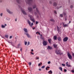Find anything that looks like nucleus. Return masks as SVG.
I'll return each mask as SVG.
<instances>
[{
	"label": "nucleus",
	"instance_id": "nucleus-1",
	"mask_svg": "<svg viewBox=\"0 0 74 74\" xmlns=\"http://www.w3.org/2000/svg\"><path fill=\"white\" fill-rule=\"evenodd\" d=\"M56 53L57 54V55H63V53H61V51L59 50H56L55 51Z\"/></svg>",
	"mask_w": 74,
	"mask_h": 74
},
{
	"label": "nucleus",
	"instance_id": "nucleus-2",
	"mask_svg": "<svg viewBox=\"0 0 74 74\" xmlns=\"http://www.w3.org/2000/svg\"><path fill=\"white\" fill-rule=\"evenodd\" d=\"M29 16L30 18V20L32 21L34 23L35 22V20H34V18H33V16L31 15H29Z\"/></svg>",
	"mask_w": 74,
	"mask_h": 74
},
{
	"label": "nucleus",
	"instance_id": "nucleus-3",
	"mask_svg": "<svg viewBox=\"0 0 74 74\" xmlns=\"http://www.w3.org/2000/svg\"><path fill=\"white\" fill-rule=\"evenodd\" d=\"M32 1H33V0H25L27 4H28L29 5H30L32 3Z\"/></svg>",
	"mask_w": 74,
	"mask_h": 74
},
{
	"label": "nucleus",
	"instance_id": "nucleus-4",
	"mask_svg": "<svg viewBox=\"0 0 74 74\" xmlns=\"http://www.w3.org/2000/svg\"><path fill=\"white\" fill-rule=\"evenodd\" d=\"M67 55L69 59L71 60V59H72V56L69 53H67Z\"/></svg>",
	"mask_w": 74,
	"mask_h": 74
},
{
	"label": "nucleus",
	"instance_id": "nucleus-5",
	"mask_svg": "<svg viewBox=\"0 0 74 74\" xmlns=\"http://www.w3.org/2000/svg\"><path fill=\"white\" fill-rule=\"evenodd\" d=\"M6 11L7 12H8V13L9 14H13V12H11V11H10V10L7 9H6Z\"/></svg>",
	"mask_w": 74,
	"mask_h": 74
},
{
	"label": "nucleus",
	"instance_id": "nucleus-6",
	"mask_svg": "<svg viewBox=\"0 0 74 74\" xmlns=\"http://www.w3.org/2000/svg\"><path fill=\"white\" fill-rule=\"evenodd\" d=\"M43 45L44 46H45V45H47V42L45 41H43Z\"/></svg>",
	"mask_w": 74,
	"mask_h": 74
},
{
	"label": "nucleus",
	"instance_id": "nucleus-7",
	"mask_svg": "<svg viewBox=\"0 0 74 74\" xmlns=\"http://www.w3.org/2000/svg\"><path fill=\"white\" fill-rule=\"evenodd\" d=\"M67 40H68V37H65L63 39V41L64 42L67 41Z\"/></svg>",
	"mask_w": 74,
	"mask_h": 74
},
{
	"label": "nucleus",
	"instance_id": "nucleus-8",
	"mask_svg": "<svg viewBox=\"0 0 74 74\" xmlns=\"http://www.w3.org/2000/svg\"><path fill=\"white\" fill-rule=\"evenodd\" d=\"M36 11L39 14H40V11H39V10H38V8H36Z\"/></svg>",
	"mask_w": 74,
	"mask_h": 74
},
{
	"label": "nucleus",
	"instance_id": "nucleus-9",
	"mask_svg": "<svg viewBox=\"0 0 74 74\" xmlns=\"http://www.w3.org/2000/svg\"><path fill=\"white\" fill-rule=\"evenodd\" d=\"M28 10L30 12L32 11V8L31 7H29L28 8Z\"/></svg>",
	"mask_w": 74,
	"mask_h": 74
},
{
	"label": "nucleus",
	"instance_id": "nucleus-10",
	"mask_svg": "<svg viewBox=\"0 0 74 74\" xmlns=\"http://www.w3.org/2000/svg\"><path fill=\"white\" fill-rule=\"evenodd\" d=\"M24 34H26L28 38H29L30 36V35L29 34L27 33H25Z\"/></svg>",
	"mask_w": 74,
	"mask_h": 74
},
{
	"label": "nucleus",
	"instance_id": "nucleus-11",
	"mask_svg": "<svg viewBox=\"0 0 74 74\" xmlns=\"http://www.w3.org/2000/svg\"><path fill=\"white\" fill-rule=\"evenodd\" d=\"M21 11L23 14H24L25 15H26V12H25V11H24V10H21Z\"/></svg>",
	"mask_w": 74,
	"mask_h": 74
},
{
	"label": "nucleus",
	"instance_id": "nucleus-12",
	"mask_svg": "<svg viewBox=\"0 0 74 74\" xmlns=\"http://www.w3.org/2000/svg\"><path fill=\"white\" fill-rule=\"evenodd\" d=\"M58 5V4H57V3L56 2H54L53 3V6H55V7H56Z\"/></svg>",
	"mask_w": 74,
	"mask_h": 74
},
{
	"label": "nucleus",
	"instance_id": "nucleus-13",
	"mask_svg": "<svg viewBox=\"0 0 74 74\" xmlns=\"http://www.w3.org/2000/svg\"><path fill=\"white\" fill-rule=\"evenodd\" d=\"M23 30L25 33H27V29L26 28H24L23 29Z\"/></svg>",
	"mask_w": 74,
	"mask_h": 74
},
{
	"label": "nucleus",
	"instance_id": "nucleus-14",
	"mask_svg": "<svg viewBox=\"0 0 74 74\" xmlns=\"http://www.w3.org/2000/svg\"><path fill=\"white\" fill-rule=\"evenodd\" d=\"M48 41L49 44H51V41H52V39H49L48 40Z\"/></svg>",
	"mask_w": 74,
	"mask_h": 74
},
{
	"label": "nucleus",
	"instance_id": "nucleus-15",
	"mask_svg": "<svg viewBox=\"0 0 74 74\" xmlns=\"http://www.w3.org/2000/svg\"><path fill=\"white\" fill-rule=\"evenodd\" d=\"M47 49H52V47H51L48 46Z\"/></svg>",
	"mask_w": 74,
	"mask_h": 74
},
{
	"label": "nucleus",
	"instance_id": "nucleus-16",
	"mask_svg": "<svg viewBox=\"0 0 74 74\" xmlns=\"http://www.w3.org/2000/svg\"><path fill=\"white\" fill-rule=\"evenodd\" d=\"M27 23H28V24H29V26H31V22H30V21L28 20L27 21Z\"/></svg>",
	"mask_w": 74,
	"mask_h": 74
},
{
	"label": "nucleus",
	"instance_id": "nucleus-17",
	"mask_svg": "<svg viewBox=\"0 0 74 74\" xmlns=\"http://www.w3.org/2000/svg\"><path fill=\"white\" fill-rule=\"evenodd\" d=\"M57 28L58 32H59V30H60V28H59V27H58V26H57Z\"/></svg>",
	"mask_w": 74,
	"mask_h": 74
},
{
	"label": "nucleus",
	"instance_id": "nucleus-18",
	"mask_svg": "<svg viewBox=\"0 0 74 74\" xmlns=\"http://www.w3.org/2000/svg\"><path fill=\"white\" fill-rule=\"evenodd\" d=\"M8 42L9 43H10V44H11L12 45V46H13V47H15V46H14V43L13 44L12 42H10V41H8Z\"/></svg>",
	"mask_w": 74,
	"mask_h": 74
},
{
	"label": "nucleus",
	"instance_id": "nucleus-19",
	"mask_svg": "<svg viewBox=\"0 0 74 74\" xmlns=\"http://www.w3.org/2000/svg\"><path fill=\"white\" fill-rule=\"evenodd\" d=\"M16 1L18 4H20V3H21V1H20V0H16Z\"/></svg>",
	"mask_w": 74,
	"mask_h": 74
},
{
	"label": "nucleus",
	"instance_id": "nucleus-20",
	"mask_svg": "<svg viewBox=\"0 0 74 74\" xmlns=\"http://www.w3.org/2000/svg\"><path fill=\"white\" fill-rule=\"evenodd\" d=\"M53 38L54 40H56L57 39V36H53Z\"/></svg>",
	"mask_w": 74,
	"mask_h": 74
},
{
	"label": "nucleus",
	"instance_id": "nucleus-21",
	"mask_svg": "<svg viewBox=\"0 0 74 74\" xmlns=\"http://www.w3.org/2000/svg\"><path fill=\"white\" fill-rule=\"evenodd\" d=\"M58 40L59 41H61V39H60V37H58Z\"/></svg>",
	"mask_w": 74,
	"mask_h": 74
},
{
	"label": "nucleus",
	"instance_id": "nucleus-22",
	"mask_svg": "<svg viewBox=\"0 0 74 74\" xmlns=\"http://www.w3.org/2000/svg\"><path fill=\"white\" fill-rule=\"evenodd\" d=\"M49 68H50V67L49 66H47L46 68V70H48V69H49Z\"/></svg>",
	"mask_w": 74,
	"mask_h": 74
},
{
	"label": "nucleus",
	"instance_id": "nucleus-23",
	"mask_svg": "<svg viewBox=\"0 0 74 74\" xmlns=\"http://www.w3.org/2000/svg\"><path fill=\"white\" fill-rule=\"evenodd\" d=\"M49 74H52V71L50 70L48 72Z\"/></svg>",
	"mask_w": 74,
	"mask_h": 74
},
{
	"label": "nucleus",
	"instance_id": "nucleus-24",
	"mask_svg": "<svg viewBox=\"0 0 74 74\" xmlns=\"http://www.w3.org/2000/svg\"><path fill=\"white\" fill-rule=\"evenodd\" d=\"M40 39H42V40H43V41L45 39H44V38L43 37H40Z\"/></svg>",
	"mask_w": 74,
	"mask_h": 74
},
{
	"label": "nucleus",
	"instance_id": "nucleus-25",
	"mask_svg": "<svg viewBox=\"0 0 74 74\" xmlns=\"http://www.w3.org/2000/svg\"><path fill=\"white\" fill-rule=\"evenodd\" d=\"M53 47H54V48H56L57 47V45H55V44H54L53 45Z\"/></svg>",
	"mask_w": 74,
	"mask_h": 74
},
{
	"label": "nucleus",
	"instance_id": "nucleus-26",
	"mask_svg": "<svg viewBox=\"0 0 74 74\" xmlns=\"http://www.w3.org/2000/svg\"><path fill=\"white\" fill-rule=\"evenodd\" d=\"M36 5H34L33 6V8L34 9V8H36Z\"/></svg>",
	"mask_w": 74,
	"mask_h": 74
},
{
	"label": "nucleus",
	"instance_id": "nucleus-27",
	"mask_svg": "<svg viewBox=\"0 0 74 74\" xmlns=\"http://www.w3.org/2000/svg\"><path fill=\"white\" fill-rule=\"evenodd\" d=\"M50 21L51 22H54V20L53 19H50Z\"/></svg>",
	"mask_w": 74,
	"mask_h": 74
},
{
	"label": "nucleus",
	"instance_id": "nucleus-28",
	"mask_svg": "<svg viewBox=\"0 0 74 74\" xmlns=\"http://www.w3.org/2000/svg\"><path fill=\"white\" fill-rule=\"evenodd\" d=\"M59 69L61 71H63V70L62 69V67H60Z\"/></svg>",
	"mask_w": 74,
	"mask_h": 74
},
{
	"label": "nucleus",
	"instance_id": "nucleus-29",
	"mask_svg": "<svg viewBox=\"0 0 74 74\" xmlns=\"http://www.w3.org/2000/svg\"><path fill=\"white\" fill-rule=\"evenodd\" d=\"M60 17H63V14H61L60 15Z\"/></svg>",
	"mask_w": 74,
	"mask_h": 74
},
{
	"label": "nucleus",
	"instance_id": "nucleus-30",
	"mask_svg": "<svg viewBox=\"0 0 74 74\" xmlns=\"http://www.w3.org/2000/svg\"><path fill=\"white\" fill-rule=\"evenodd\" d=\"M65 21H66L67 20V17H65Z\"/></svg>",
	"mask_w": 74,
	"mask_h": 74
},
{
	"label": "nucleus",
	"instance_id": "nucleus-31",
	"mask_svg": "<svg viewBox=\"0 0 74 74\" xmlns=\"http://www.w3.org/2000/svg\"><path fill=\"white\" fill-rule=\"evenodd\" d=\"M64 27H68V25L67 24H65L64 25Z\"/></svg>",
	"mask_w": 74,
	"mask_h": 74
},
{
	"label": "nucleus",
	"instance_id": "nucleus-32",
	"mask_svg": "<svg viewBox=\"0 0 74 74\" xmlns=\"http://www.w3.org/2000/svg\"><path fill=\"white\" fill-rule=\"evenodd\" d=\"M3 2V0H0V3H2Z\"/></svg>",
	"mask_w": 74,
	"mask_h": 74
},
{
	"label": "nucleus",
	"instance_id": "nucleus-33",
	"mask_svg": "<svg viewBox=\"0 0 74 74\" xmlns=\"http://www.w3.org/2000/svg\"><path fill=\"white\" fill-rule=\"evenodd\" d=\"M41 64H42V62H40V64H38V66H41Z\"/></svg>",
	"mask_w": 74,
	"mask_h": 74
},
{
	"label": "nucleus",
	"instance_id": "nucleus-34",
	"mask_svg": "<svg viewBox=\"0 0 74 74\" xmlns=\"http://www.w3.org/2000/svg\"><path fill=\"white\" fill-rule=\"evenodd\" d=\"M70 8H73V5H71Z\"/></svg>",
	"mask_w": 74,
	"mask_h": 74
},
{
	"label": "nucleus",
	"instance_id": "nucleus-35",
	"mask_svg": "<svg viewBox=\"0 0 74 74\" xmlns=\"http://www.w3.org/2000/svg\"><path fill=\"white\" fill-rule=\"evenodd\" d=\"M1 27H2V28H4V27H5V26L2 25L1 26Z\"/></svg>",
	"mask_w": 74,
	"mask_h": 74
},
{
	"label": "nucleus",
	"instance_id": "nucleus-36",
	"mask_svg": "<svg viewBox=\"0 0 74 74\" xmlns=\"http://www.w3.org/2000/svg\"><path fill=\"white\" fill-rule=\"evenodd\" d=\"M66 66H68V65H69V64L68 62H67L66 63Z\"/></svg>",
	"mask_w": 74,
	"mask_h": 74
},
{
	"label": "nucleus",
	"instance_id": "nucleus-37",
	"mask_svg": "<svg viewBox=\"0 0 74 74\" xmlns=\"http://www.w3.org/2000/svg\"><path fill=\"white\" fill-rule=\"evenodd\" d=\"M63 15H64V16L66 15V12H64L63 13Z\"/></svg>",
	"mask_w": 74,
	"mask_h": 74
},
{
	"label": "nucleus",
	"instance_id": "nucleus-38",
	"mask_svg": "<svg viewBox=\"0 0 74 74\" xmlns=\"http://www.w3.org/2000/svg\"><path fill=\"white\" fill-rule=\"evenodd\" d=\"M5 37H6V38H8V35H6L5 36Z\"/></svg>",
	"mask_w": 74,
	"mask_h": 74
},
{
	"label": "nucleus",
	"instance_id": "nucleus-39",
	"mask_svg": "<svg viewBox=\"0 0 74 74\" xmlns=\"http://www.w3.org/2000/svg\"><path fill=\"white\" fill-rule=\"evenodd\" d=\"M67 66H68V67H71V66L70 65H68Z\"/></svg>",
	"mask_w": 74,
	"mask_h": 74
},
{
	"label": "nucleus",
	"instance_id": "nucleus-40",
	"mask_svg": "<svg viewBox=\"0 0 74 74\" xmlns=\"http://www.w3.org/2000/svg\"><path fill=\"white\" fill-rule=\"evenodd\" d=\"M29 66H31V65H32V63L30 62H29Z\"/></svg>",
	"mask_w": 74,
	"mask_h": 74
},
{
	"label": "nucleus",
	"instance_id": "nucleus-41",
	"mask_svg": "<svg viewBox=\"0 0 74 74\" xmlns=\"http://www.w3.org/2000/svg\"><path fill=\"white\" fill-rule=\"evenodd\" d=\"M54 14H57V12H56V10H55L54 11Z\"/></svg>",
	"mask_w": 74,
	"mask_h": 74
},
{
	"label": "nucleus",
	"instance_id": "nucleus-42",
	"mask_svg": "<svg viewBox=\"0 0 74 74\" xmlns=\"http://www.w3.org/2000/svg\"><path fill=\"white\" fill-rule=\"evenodd\" d=\"M27 42H25V45H27Z\"/></svg>",
	"mask_w": 74,
	"mask_h": 74
},
{
	"label": "nucleus",
	"instance_id": "nucleus-43",
	"mask_svg": "<svg viewBox=\"0 0 74 74\" xmlns=\"http://www.w3.org/2000/svg\"><path fill=\"white\" fill-rule=\"evenodd\" d=\"M45 66H43L41 67V68H42V69H44V68H45Z\"/></svg>",
	"mask_w": 74,
	"mask_h": 74
},
{
	"label": "nucleus",
	"instance_id": "nucleus-44",
	"mask_svg": "<svg viewBox=\"0 0 74 74\" xmlns=\"http://www.w3.org/2000/svg\"><path fill=\"white\" fill-rule=\"evenodd\" d=\"M3 14L2 13H1V14H0L1 16H3Z\"/></svg>",
	"mask_w": 74,
	"mask_h": 74
},
{
	"label": "nucleus",
	"instance_id": "nucleus-45",
	"mask_svg": "<svg viewBox=\"0 0 74 74\" xmlns=\"http://www.w3.org/2000/svg\"><path fill=\"white\" fill-rule=\"evenodd\" d=\"M62 65L63 66H66V65L63 64H62Z\"/></svg>",
	"mask_w": 74,
	"mask_h": 74
},
{
	"label": "nucleus",
	"instance_id": "nucleus-46",
	"mask_svg": "<svg viewBox=\"0 0 74 74\" xmlns=\"http://www.w3.org/2000/svg\"><path fill=\"white\" fill-rule=\"evenodd\" d=\"M33 23H31V26H33Z\"/></svg>",
	"mask_w": 74,
	"mask_h": 74
},
{
	"label": "nucleus",
	"instance_id": "nucleus-47",
	"mask_svg": "<svg viewBox=\"0 0 74 74\" xmlns=\"http://www.w3.org/2000/svg\"><path fill=\"white\" fill-rule=\"evenodd\" d=\"M36 25H37L38 23V22L37 21H36Z\"/></svg>",
	"mask_w": 74,
	"mask_h": 74
},
{
	"label": "nucleus",
	"instance_id": "nucleus-48",
	"mask_svg": "<svg viewBox=\"0 0 74 74\" xmlns=\"http://www.w3.org/2000/svg\"><path fill=\"white\" fill-rule=\"evenodd\" d=\"M29 44H30V42H28L27 45H28V46L29 45Z\"/></svg>",
	"mask_w": 74,
	"mask_h": 74
},
{
	"label": "nucleus",
	"instance_id": "nucleus-49",
	"mask_svg": "<svg viewBox=\"0 0 74 74\" xmlns=\"http://www.w3.org/2000/svg\"><path fill=\"white\" fill-rule=\"evenodd\" d=\"M48 64H50V63H51V62H50V61H49V62H48Z\"/></svg>",
	"mask_w": 74,
	"mask_h": 74
},
{
	"label": "nucleus",
	"instance_id": "nucleus-50",
	"mask_svg": "<svg viewBox=\"0 0 74 74\" xmlns=\"http://www.w3.org/2000/svg\"><path fill=\"white\" fill-rule=\"evenodd\" d=\"M49 3L50 4H52V2L51 1H49Z\"/></svg>",
	"mask_w": 74,
	"mask_h": 74
},
{
	"label": "nucleus",
	"instance_id": "nucleus-51",
	"mask_svg": "<svg viewBox=\"0 0 74 74\" xmlns=\"http://www.w3.org/2000/svg\"><path fill=\"white\" fill-rule=\"evenodd\" d=\"M64 71L65 72H67V70H66V69H64Z\"/></svg>",
	"mask_w": 74,
	"mask_h": 74
},
{
	"label": "nucleus",
	"instance_id": "nucleus-52",
	"mask_svg": "<svg viewBox=\"0 0 74 74\" xmlns=\"http://www.w3.org/2000/svg\"><path fill=\"white\" fill-rule=\"evenodd\" d=\"M37 12H34V14H35V15H37Z\"/></svg>",
	"mask_w": 74,
	"mask_h": 74
},
{
	"label": "nucleus",
	"instance_id": "nucleus-53",
	"mask_svg": "<svg viewBox=\"0 0 74 74\" xmlns=\"http://www.w3.org/2000/svg\"><path fill=\"white\" fill-rule=\"evenodd\" d=\"M72 56H73V57L74 58V53H73L72 54Z\"/></svg>",
	"mask_w": 74,
	"mask_h": 74
},
{
	"label": "nucleus",
	"instance_id": "nucleus-54",
	"mask_svg": "<svg viewBox=\"0 0 74 74\" xmlns=\"http://www.w3.org/2000/svg\"><path fill=\"white\" fill-rule=\"evenodd\" d=\"M36 59H39V58H38V57H36Z\"/></svg>",
	"mask_w": 74,
	"mask_h": 74
},
{
	"label": "nucleus",
	"instance_id": "nucleus-55",
	"mask_svg": "<svg viewBox=\"0 0 74 74\" xmlns=\"http://www.w3.org/2000/svg\"><path fill=\"white\" fill-rule=\"evenodd\" d=\"M62 25H63V26H64V23H62Z\"/></svg>",
	"mask_w": 74,
	"mask_h": 74
},
{
	"label": "nucleus",
	"instance_id": "nucleus-56",
	"mask_svg": "<svg viewBox=\"0 0 74 74\" xmlns=\"http://www.w3.org/2000/svg\"><path fill=\"white\" fill-rule=\"evenodd\" d=\"M19 46H18V47H16V48H19Z\"/></svg>",
	"mask_w": 74,
	"mask_h": 74
},
{
	"label": "nucleus",
	"instance_id": "nucleus-57",
	"mask_svg": "<svg viewBox=\"0 0 74 74\" xmlns=\"http://www.w3.org/2000/svg\"><path fill=\"white\" fill-rule=\"evenodd\" d=\"M38 34H39V35H40V33L39 32H38Z\"/></svg>",
	"mask_w": 74,
	"mask_h": 74
},
{
	"label": "nucleus",
	"instance_id": "nucleus-58",
	"mask_svg": "<svg viewBox=\"0 0 74 74\" xmlns=\"http://www.w3.org/2000/svg\"><path fill=\"white\" fill-rule=\"evenodd\" d=\"M31 54H32V55H34V54L33 53H32V52H31Z\"/></svg>",
	"mask_w": 74,
	"mask_h": 74
},
{
	"label": "nucleus",
	"instance_id": "nucleus-59",
	"mask_svg": "<svg viewBox=\"0 0 74 74\" xmlns=\"http://www.w3.org/2000/svg\"><path fill=\"white\" fill-rule=\"evenodd\" d=\"M18 46H19L20 45H21V44H18Z\"/></svg>",
	"mask_w": 74,
	"mask_h": 74
},
{
	"label": "nucleus",
	"instance_id": "nucleus-60",
	"mask_svg": "<svg viewBox=\"0 0 74 74\" xmlns=\"http://www.w3.org/2000/svg\"><path fill=\"white\" fill-rule=\"evenodd\" d=\"M39 71H41V69H39Z\"/></svg>",
	"mask_w": 74,
	"mask_h": 74
},
{
	"label": "nucleus",
	"instance_id": "nucleus-61",
	"mask_svg": "<svg viewBox=\"0 0 74 74\" xmlns=\"http://www.w3.org/2000/svg\"><path fill=\"white\" fill-rule=\"evenodd\" d=\"M12 38V36H11L10 37V38Z\"/></svg>",
	"mask_w": 74,
	"mask_h": 74
},
{
	"label": "nucleus",
	"instance_id": "nucleus-62",
	"mask_svg": "<svg viewBox=\"0 0 74 74\" xmlns=\"http://www.w3.org/2000/svg\"><path fill=\"white\" fill-rule=\"evenodd\" d=\"M20 51H22V48H21V49H20Z\"/></svg>",
	"mask_w": 74,
	"mask_h": 74
},
{
	"label": "nucleus",
	"instance_id": "nucleus-63",
	"mask_svg": "<svg viewBox=\"0 0 74 74\" xmlns=\"http://www.w3.org/2000/svg\"><path fill=\"white\" fill-rule=\"evenodd\" d=\"M33 30H34V29H35V27L33 28Z\"/></svg>",
	"mask_w": 74,
	"mask_h": 74
},
{
	"label": "nucleus",
	"instance_id": "nucleus-64",
	"mask_svg": "<svg viewBox=\"0 0 74 74\" xmlns=\"http://www.w3.org/2000/svg\"><path fill=\"white\" fill-rule=\"evenodd\" d=\"M71 23V21H69V23Z\"/></svg>",
	"mask_w": 74,
	"mask_h": 74
}]
</instances>
